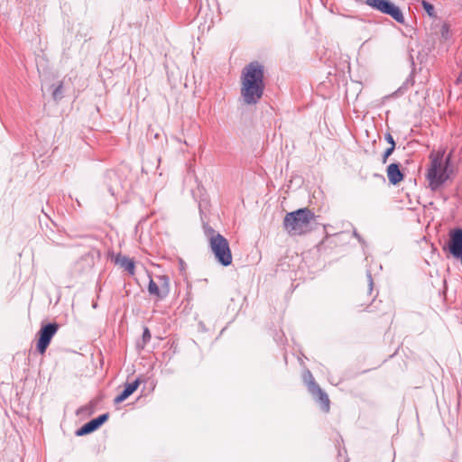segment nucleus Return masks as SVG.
Instances as JSON below:
<instances>
[{
	"instance_id": "1a4fd4ad",
	"label": "nucleus",
	"mask_w": 462,
	"mask_h": 462,
	"mask_svg": "<svg viewBox=\"0 0 462 462\" xmlns=\"http://www.w3.org/2000/svg\"><path fill=\"white\" fill-rule=\"evenodd\" d=\"M108 420V414L105 413L97 418L91 420L90 421L84 424L80 429L77 430V436H83L89 434L98 429L103 423Z\"/></svg>"
},
{
	"instance_id": "20e7f679",
	"label": "nucleus",
	"mask_w": 462,
	"mask_h": 462,
	"mask_svg": "<svg viewBox=\"0 0 462 462\" xmlns=\"http://www.w3.org/2000/svg\"><path fill=\"white\" fill-rule=\"evenodd\" d=\"M206 236L209 248L217 263L223 266H229L232 263L233 256L228 241L211 227L206 230Z\"/></svg>"
},
{
	"instance_id": "aec40b11",
	"label": "nucleus",
	"mask_w": 462,
	"mask_h": 462,
	"mask_svg": "<svg viewBox=\"0 0 462 462\" xmlns=\"http://www.w3.org/2000/svg\"><path fill=\"white\" fill-rule=\"evenodd\" d=\"M368 279H369V285H370V287H372V285H373V280H372V276H371V274H370V273L368 274Z\"/></svg>"
},
{
	"instance_id": "0eeeda50",
	"label": "nucleus",
	"mask_w": 462,
	"mask_h": 462,
	"mask_svg": "<svg viewBox=\"0 0 462 462\" xmlns=\"http://www.w3.org/2000/svg\"><path fill=\"white\" fill-rule=\"evenodd\" d=\"M59 326L56 323H49L42 327L39 331V340L37 349L41 354H44L51 338L58 331Z\"/></svg>"
},
{
	"instance_id": "f8f14e48",
	"label": "nucleus",
	"mask_w": 462,
	"mask_h": 462,
	"mask_svg": "<svg viewBox=\"0 0 462 462\" xmlns=\"http://www.w3.org/2000/svg\"><path fill=\"white\" fill-rule=\"evenodd\" d=\"M387 177L389 181L393 185H396L402 180L403 175L401 172L397 163H392L388 166Z\"/></svg>"
},
{
	"instance_id": "423d86ee",
	"label": "nucleus",
	"mask_w": 462,
	"mask_h": 462,
	"mask_svg": "<svg viewBox=\"0 0 462 462\" xmlns=\"http://www.w3.org/2000/svg\"><path fill=\"white\" fill-rule=\"evenodd\" d=\"M303 377L305 383L308 384L309 391L315 398L320 402L322 410L328 412L329 411V399L328 394L324 393L322 389L315 383L314 378L310 371H307Z\"/></svg>"
},
{
	"instance_id": "9d476101",
	"label": "nucleus",
	"mask_w": 462,
	"mask_h": 462,
	"mask_svg": "<svg viewBox=\"0 0 462 462\" xmlns=\"http://www.w3.org/2000/svg\"><path fill=\"white\" fill-rule=\"evenodd\" d=\"M162 282L161 287L156 283L155 281L150 279L148 285V291L151 295H154L159 299L164 298L169 292V284L165 277H159Z\"/></svg>"
},
{
	"instance_id": "4468645a",
	"label": "nucleus",
	"mask_w": 462,
	"mask_h": 462,
	"mask_svg": "<svg viewBox=\"0 0 462 462\" xmlns=\"http://www.w3.org/2000/svg\"><path fill=\"white\" fill-rule=\"evenodd\" d=\"M63 86L60 82L52 91V97L54 100H60L63 97Z\"/></svg>"
},
{
	"instance_id": "39448f33",
	"label": "nucleus",
	"mask_w": 462,
	"mask_h": 462,
	"mask_svg": "<svg viewBox=\"0 0 462 462\" xmlns=\"http://www.w3.org/2000/svg\"><path fill=\"white\" fill-rule=\"evenodd\" d=\"M365 5L382 14L390 15L397 23L402 24L405 23L402 10L390 0H365Z\"/></svg>"
},
{
	"instance_id": "9b49d317",
	"label": "nucleus",
	"mask_w": 462,
	"mask_h": 462,
	"mask_svg": "<svg viewBox=\"0 0 462 462\" xmlns=\"http://www.w3.org/2000/svg\"><path fill=\"white\" fill-rule=\"evenodd\" d=\"M139 384V380L125 384L124 391L115 398L114 402L116 404L123 402L138 388Z\"/></svg>"
},
{
	"instance_id": "7ed1b4c3",
	"label": "nucleus",
	"mask_w": 462,
	"mask_h": 462,
	"mask_svg": "<svg viewBox=\"0 0 462 462\" xmlns=\"http://www.w3.org/2000/svg\"><path fill=\"white\" fill-rule=\"evenodd\" d=\"M449 158L450 153L446 154L444 150L433 152L430 154V163L426 177L432 190L438 189L448 180Z\"/></svg>"
},
{
	"instance_id": "ddd939ff",
	"label": "nucleus",
	"mask_w": 462,
	"mask_h": 462,
	"mask_svg": "<svg viewBox=\"0 0 462 462\" xmlns=\"http://www.w3.org/2000/svg\"><path fill=\"white\" fill-rule=\"evenodd\" d=\"M116 263L120 265L121 268L127 271L131 275L134 273V262L127 256L118 255L116 258Z\"/></svg>"
},
{
	"instance_id": "f03ea898",
	"label": "nucleus",
	"mask_w": 462,
	"mask_h": 462,
	"mask_svg": "<svg viewBox=\"0 0 462 462\" xmlns=\"http://www.w3.org/2000/svg\"><path fill=\"white\" fill-rule=\"evenodd\" d=\"M315 219V214L308 208H303L287 213L283 218L282 225L284 230L290 236H302L313 229L312 223Z\"/></svg>"
},
{
	"instance_id": "f3484780",
	"label": "nucleus",
	"mask_w": 462,
	"mask_h": 462,
	"mask_svg": "<svg viewBox=\"0 0 462 462\" xmlns=\"http://www.w3.org/2000/svg\"><path fill=\"white\" fill-rule=\"evenodd\" d=\"M394 148L395 146H391L389 147L385 152H384V154L383 156V162L385 163L388 157L394 151Z\"/></svg>"
},
{
	"instance_id": "a211bd4d",
	"label": "nucleus",
	"mask_w": 462,
	"mask_h": 462,
	"mask_svg": "<svg viewBox=\"0 0 462 462\" xmlns=\"http://www.w3.org/2000/svg\"><path fill=\"white\" fill-rule=\"evenodd\" d=\"M143 339L144 342H148L151 339V334L149 329L146 328H144L143 334Z\"/></svg>"
},
{
	"instance_id": "6e6552de",
	"label": "nucleus",
	"mask_w": 462,
	"mask_h": 462,
	"mask_svg": "<svg viewBox=\"0 0 462 462\" xmlns=\"http://www.w3.org/2000/svg\"><path fill=\"white\" fill-rule=\"evenodd\" d=\"M448 248L451 254L456 258H462V229H455L449 235Z\"/></svg>"
},
{
	"instance_id": "f257e3e1",
	"label": "nucleus",
	"mask_w": 462,
	"mask_h": 462,
	"mask_svg": "<svg viewBox=\"0 0 462 462\" xmlns=\"http://www.w3.org/2000/svg\"><path fill=\"white\" fill-rule=\"evenodd\" d=\"M263 66L257 61L249 63L243 69L241 95L247 105L256 104L264 89Z\"/></svg>"
},
{
	"instance_id": "dca6fc26",
	"label": "nucleus",
	"mask_w": 462,
	"mask_h": 462,
	"mask_svg": "<svg viewBox=\"0 0 462 462\" xmlns=\"http://www.w3.org/2000/svg\"><path fill=\"white\" fill-rule=\"evenodd\" d=\"M441 38L444 40H448L449 37V25L448 23H443L440 28Z\"/></svg>"
},
{
	"instance_id": "6ab92c4d",
	"label": "nucleus",
	"mask_w": 462,
	"mask_h": 462,
	"mask_svg": "<svg viewBox=\"0 0 462 462\" xmlns=\"http://www.w3.org/2000/svg\"><path fill=\"white\" fill-rule=\"evenodd\" d=\"M386 140L389 144H395V142H394L393 136L389 134L386 135Z\"/></svg>"
},
{
	"instance_id": "2eb2a0df",
	"label": "nucleus",
	"mask_w": 462,
	"mask_h": 462,
	"mask_svg": "<svg viewBox=\"0 0 462 462\" xmlns=\"http://www.w3.org/2000/svg\"><path fill=\"white\" fill-rule=\"evenodd\" d=\"M422 6H423L424 10L427 12V14L430 16H434L435 15L434 6L430 3L423 0L422 1Z\"/></svg>"
}]
</instances>
